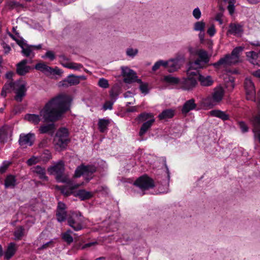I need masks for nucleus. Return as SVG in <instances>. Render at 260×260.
I'll use <instances>...</instances> for the list:
<instances>
[{"label":"nucleus","instance_id":"a211bd4d","mask_svg":"<svg viewBox=\"0 0 260 260\" xmlns=\"http://www.w3.org/2000/svg\"><path fill=\"white\" fill-rule=\"evenodd\" d=\"M197 78L187 77L182 81V88L185 90H189L194 88L197 84Z\"/></svg>","mask_w":260,"mask_h":260},{"label":"nucleus","instance_id":"c756f323","mask_svg":"<svg viewBox=\"0 0 260 260\" xmlns=\"http://www.w3.org/2000/svg\"><path fill=\"white\" fill-rule=\"evenodd\" d=\"M41 117H42L41 116L40 114L39 115L27 114L25 115V119L35 124H37L41 121Z\"/></svg>","mask_w":260,"mask_h":260},{"label":"nucleus","instance_id":"603ef678","mask_svg":"<svg viewBox=\"0 0 260 260\" xmlns=\"http://www.w3.org/2000/svg\"><path fill=\"white\" fill-rule=\"evenodd\" d=\"M139 88L142 93L147 94L149 93V89L148 88V84L144 83L140 85Z\"/></svg>","mask_w":260,"mask_h":260},{"label":"nucleus","instance_id":"cd10ccee","mask_svg":"<svg viewBox=\"0 0 260 260\" xmlns=\"http://www.w3.org/2000/svg\"><path fill=\"white\" fill-rule=\"evenodd\" d=\"M69 142V140L65 139L64 138H60L58 137H55L54 139V142L57 148H65L67 146Z\"/></svg>","mask_w":260,"mask_h":260},{"label":"nucleus","instance_id":"2f4dec72","mask_svg":"<svg viewBox=\"0 0 260 260\" xmlns=\"http://www.w3.org/2000/svg\"><path fill=\"white\" fill-rule=\"evenodd\" d=\"M174 115V111L172 109H166L164 110L158 115L160 119L171 118Z\"/></svg>","mask_w":260,"mask_h":260},{"label":"nucleus","instance_id":"72a5a7b5","mask_svg":"<svg viewBox=\"0 0 260 260\" xmlns=\"http://www.w3.org/2000/svg\"><path fill=\"white\" fill-rule=\"evenodd\" d=\"M110 121L109 119H100L98 122L99 129L102 133L105 132L107 129Z\"/></svg>","mask_w":260,"mask_h":260},{"label":"nucleus","instance_id":"052dcab7","mask_svg":"<svg viewBox=\"0 0 260 260\" xmlns=\"http://www.w3.org/2000/svg\"><path fill=\"white\" fill-rule=\"evenodd\" d=\"M8 6L11 8V9H14L17 8L18 7H21V5L19 3L15 2V1H10L8 3Z\"/></svg>","mask_w":260,"mask_h":260},{"label":"nucleus","instance_id":"4c0bfd02","mask_svg":"<svg viewBox=\"0 0 260 260\" xmlns=\"http://www.w3.org/2000/svg\"><path fill=\"white\" fill-rule=\"evenodd\" d=\"M187 75L188 77L197 78L198 80L199 75V71L198 69H194V68H191L189 64V67L187 70Z\"/></svg>","mask_w":260,"mask_h":260},{"label":"nucleus","instance_id":"412c9836","mask_svg":"<svg viewBox=\"0 0 260 260\" xmlns=\"http://www.w3.org/2000/svg\"><path fill=\"white\" fill-rule=\"evenodd\" d=\"M155 119L154 118H151L144 122L140 129L139 135L140 137H143L147 131L151 127Z\"/></svg>","mask_w":260,"mask_h":260},{"label":"nucleus","instance_id":"ddd939ff","mask_svg":"<svg viewBox=\"0 0 260 260\" xmlns=\"http://www.w3.org/2000/svg\"><path fill=\"white\" fill-rule=\"evenodd\" d=\"M244 88L246 99L248 100H255V90L254 84L251 79L246 78L244 81Z\"/></svg>","mask_w":260,"mask_h":260},{"label":"nucleus","instance_id":"79ce46f5","mask_svg":"<svg viewBox=\"0 0 260 260\" xmlns=\"http://www.w3.org/2000/svg\"><path fill=\"white\" fill-rule=\"evenodd\" d=\"M62 66L64 67L69 69H74L76 70H78L83 67V66L81 64L74 62H69L66 63H62Z\"/></svg>","mask_w":260,"mask_h":260},{"label":"nucleus","instance_id":"f3484780","mask_svg":"<svg viewBox=\"0 0 260 260\" xmlns=\"http://www.w3.org/2000/svg\"><path fill=\"white\" fill-rule=\"evenodd\" d=\"M243 31V25L237 23H231L229 25L227 34L238 36L241 35Z\"/></svg>","mask_w":260,"mask_h":260},{"label":"nucleus","instance_id":"6e6d98bb","mask_svg":"<svg viewBox=\"0 0 260 260\" xmlns=\"http://www.w3.org/2000/svg\"><path fill=\"white\" fill-rule=\"evenodd\" d=\"M114 102L111 101H107L104 105H103V109L104 110H111L113 108V105Z\"/></svg>","mask_w":260,"mask_h":260},{"label":"nucleus","instance_id":"c03bdc74","mask_svg":"<svg viewBox=\"0 0 260 260\" xmlns=\"http://www.w3.org/2000/svg\"><path fill=\"white\" fill-rule=\"evenodd\" d=\"M168 62L166 61H164L162 60H159L156 62L155 64L153 65V66L152 68V70L153 72L156 71L157 70L160 66H163L165 68H166L167 66Z\"/></svg>","mask_w":260,"mask_h":260},{"label":"nucleus","instance_id":"f8f14e48","mask_svg":"<svg viewBox=\"0 0 260 260\" xmlns=\"http://www.w3.org/2000/svg\"><path fill=\"white\" fill-rule=\"evenodd\" d=\"M81 214L73 215L67 218L68 225L74 231H78L83 229V221L80 218Z\"/></svg>","mask_w":260,"mask_h":260},{"label":"nucleus","instance_id":"9d476101","mask_svg":"<svg viewBox=\"0 0 260 260\" xmlns=\"http://www.w3.org/2000/svg\"><path fill=\"white\" fill-rule=\"evenodd\" d=\"M36 140L34 134L29 133L28 134H21L19 136L18 140L19 144L20 146L26 147L33 145Z\"/></svg>","mask_w":260,"mask_h":260},{"label":"nucleus","instance_id":"774afa93","mask_svg":"<svg viewBox=\"0 0 260 260\" xmlns=\"http://www.w3.org/2000/svg\"><path fill=\"white\" fill-rule=\"evenodd\" d=\"M60 58V61L61 64L62 65V63H66V61H68L69 59L68 57H67L64 55H60L59 56Z\"/></svg>","mask_w":260,"mask_h":260},{"label":"nucleus","instance_id":"4d7b16f0","mask_svg":"<svg viewBox=\"0 0 260 260\" xmlns=\"http://www.w3.org/2000/svg\"><path fill=\"white\" fill-rule=\"evenodd\" d=\"M235 2H229V5L227 7V9L229 12L230 15H233L235 11Z\"/></svg>","mask_w":260,"mask_h":260},{"label":"nucleus","instance_id":"4468645a","mask_svg":"<svg viewBox=\"0 0 260 260\" xmlns=\"http://www.w3.org/2000/svg\"><path fill=\"white\" fill-rule=\"evenodd\" d=\"M183 60V58L180 57H176L174 58L170 59L168 61H166L168 62L166 68H167L169 72L173 73L180 68Z\"/></svg>","mask_w":260,"mask_h":260},{"label":"nucleus","instance_id":"6e6552de","mask_svg":"<svg viewBox=\"0 0 260 260\" xmlns=\"http://www.w3.org/2000/svg\"><path fill=\"white\" fill-rule=\"evenodd\" d=\"M35 68L38 71L43 73L47 76L51 75H59L60 76L62 72L61 70L59 69L57 67L52 68L48 66L44 63H38L36 64Z\"/></svg>","mask_w":260,"mask_h":260},{"label":"nucleus","instance_id":"c9c22d12","mask_svg":"<svg viewBox=\"0 0 260 260\" xmlns=\"http://www.w3.org/2000/svg\"><path fill=\"white\" fill-rule=\"evenodd\" d=\"M119 93V87L117 86H113L110 91L111 101L115 102L118 98Z\"/></svg>","mask_w":260,"mask_h":260},{"label":"nucleus","instance_id":"a18cd8bd","mask_svg":"<svg viewBox=\"0 0 260 260\" xmlns=\"http://www.w3.org/2000/svg\"><path fill=\"white\" fill-rule=\"evenodd\" d=\"M204 64L200 59H197L190 63L191 68H194V69L203 68Z\"/></svg>","mask_w":260,"mask_h":260},{"label":"nucleus","instance_id":"a878e982","mask_svg":"<svg viewBox=\"0 0 260 260\" xmlns=\"http://www.w3.org/2000/svg\"><path fill=\"white\" fill-rule=\"evenodd\" d=\"M246 56L249 61L253 64H258V62H260V55L254 51L247 52Z\"/></svg>","mask_w":260,"mask_h":260},{"label":"nucleus","instance_id":"3c124183","mask_svg":"<svg viewBox=\"0 0 260 260\" xmlns=\"http://www.w3.org/2000/svg\"><path fill=\"white\" fill-rule=\"evenodd\" d=\"M42 58H48L50 60H53L55 58L54 53L52 51H47Z\"/></svg>","mask_w":260,"mask_h":260},{"label":"nucleus","instance_id":"58836bf2","mask_svg":"<svg viewBox=\"0 0 260 260\" xmlns=\"http://www.w3.org/2000/svg\"><path fill=\"white\" fill-rule=\"evenodd\" d=\"M164 80L167 83L174 85L178 84L180 81L178 78L173 77L171 75L165 76Z\"/></svg>","mask_w":260,"mask_h":260},{"label":"nucleus","instance_id":"39448f33","mask_svg":"<svg viewBox=\"0 0 260 260\" xmlns=\"http://www.w3.org/2000/svg\"><path fill=\"white\" fill-rule=\"evenodd\" d=\"M224 90L221 87L215 88L211 95L207 97L204 101L205 104L213 106L218 104L223 99Z\"/></svg>","mask_w":260,"mask_h":260},{"label":"nucleus","instance_id":"de8ad7c7","mask_svg":"<svg viewBox=\"0 0 260 260\" xmlns=\"http://www.w3.org/2000/svg\"><path fill=\"white\" fill-rule=\"evenodd\" d=\"M29 45L27 44L26 46V48L23 47L22 48L21 52L24 56H29L32 52L31 47H29Z\"/></svg>","mask_w":260,"mask_h":260},{"label":"nucleus","instance_id":"7ed1b4c3","mask_svg":"<svg viewBox=\"0 0 260 260\" xmlns=\"http://www.w3.org/2000/svg\"><path fill=\"white\" fill-rule=\"evenodd\" d=\"M243 50L241 47L235 48L231 54H226L218 61L212 63L210 66H213L215 69L219 70L221 67L226 68L236 64L239 61V54Z\"/></svg>","mask_w":260,"mask_h":260},{"label":"nucleus","instance_id":"e433bc0d","mask_svg":"<svg viewBox=\"0 0 260 260\" xmlns=\"http://www.w3.org/2000/svg\"><path fill=\"white\" fill-rule=\"evenodd\" d=\"M205 26L206 24L204 21H197L194 23L193 29L196 31L204 32Z\"/></svg>","mask_w":260,"mask_h":260},{"label":"nucleus","instance_id":"7c9ffc66","mask_svg":"<svg viewBox=\"0 0 260 260\" xmlns=\"http://www.w3.org/2000/svg\"><path fill=\"white\" fill-rule=\"evenodd\" d=\"M34 172L39 175V178L45 181L48 180V177L46 176L45 169L40 166H37L34 169Z\"/></svg>","mask_w":260,"mask_h":260},{"label":"nucleus","instance_id":"9b49d317","mask_svg":"<svg viewBox=\"0 0 260 260\" xmlns=\"http://www.w3.org/2000/svg\"><path fill=\"white\" fill-rule=\"evenodd\" d=\"M121 75L124 77L123 82L127 84L134 82V80L137 78L136 73L126 66L121 67Z\"/></svg>","mask_w":260,"mask_h":260},{"label":"nucleus","instance_id":"423d86ee","mask_svg":"<svg viewBox=\"0 0 260 260\" xmlns=\"http://www.w3.org/2000/svg\"><path fill=\"white\" fill-rule=\"evenodd\" d=\"M64 171V162L60 160L56 164L51 166L48 169V172L50 174L55 173L56 174V179L58 182H64L65 179L63 177V173Z\"/></svg>","mask_w":260,"mask_h":260},{"label":"nucleus","instance_id":"dca6fc26","mask_svg":"<svg viewBox=\"0 0 260 260\" xmlns=\"http://www.w3.org/2000/svg\"><path fill=\"white\" fill-rule=\"evenodd\" d=\"M28 60L26 59H23L16 64V73L20 76H24L28 73L31 69L30 67L27 66Z\"/></svg>","mask_w":260,"mask_h":260},{"label":"nucleus","instance_id":"2eb2a0df","mask_svg":"<svg viewBox=\"0 0 260 260\" xmlns=\"http://www.w3.org/2000/svg\"><path fill=\"white\" fill-rule=\"evenodd\" d=\"M257 96L258 99V115L253 116L251 119V122L254 127L253 132L255 135H257L260 143V91L257 93Z\"/></svg>","mask_w":260,"mask_h":260},{"label":"nucleus","instance_id":"4be33fe9","mask_svg":"<svg viewBox=\"0 0 260 260\" xmlns=\"http://www.w3.org/2000/svg\"><path fill=\"white\" fill-rule=\"evenodd\" d=\"M55 125L53 123L43 125L40 127V132L41 134L48 133L52 135L55 131Z\"/></svg>","mask_w":260,"mask_h":260},{"label":"nucleus","instance_id":"bf43d9fd","mask_svg":"<svg viewBox=\"0 0 260 260\" xmlns=\"http://www.w3.org/2000/svg\"><path fill=\"white\" fill-rule=\"evenodd\" d=\"M10 164V163L9 162L4 161L0 167V173L3 174L5 172Z\"/></svg>","mask_w":260,"mask_h":260},{"label":"nucleus","instance_id":"0eeeda50","mask_svg":"<svg viewBox=\"0 0 260 260\" xmlns=\"http://www.w3.org/2000/svg\"><path fill=\"white\" fill-rule=\"evenodd\" d=\"M134 184L139 187L142 190H147L154 187L153 180L146 175H143L138 178Z\"/></svg>","mask_w":260,"mask_h":260},{"label":"nucleus","instance_id":"09e8293b","mask_svg":"<svg viewBox=\"0 0 260 260\" xmlns=\"http://www.w3.org/2000/svg\"><path fill=\"white\" fill-rule=\"evenodd\" d=\"M24 229L23 227L20 226L19 229L14 232L15 238L16 240H20L23 236Z\"/></svg>","mask_w":260,"mask_h":260},{"label":"nucleus","instance_id":"393cba45","mask_svg":"<svg viewBox=\"0 0 260 260\" xmlns=\"http://www.w3.org/2000/svg\"><path fill=\"white\" fill-rule=\"evenodd\" d=\"M210 115L212 116L216 117L225 121L229 119V115L225 112L219 110H213L210 111Z\"/></svg>","mask_w":260,"mask_h":260},{"label":"nucleus","instance_id":"6ab92c4d","mask_svg":"<svg viewBox=\"0 0 260 260\" xmlns=\"http://www.w3.org/2000/svg\"><path fill=\"white\" fill-rule=\"evenodd\" d=\"M12 131L11 128L9 126H4L0 128V142L6 143L9 138L12 136Z\"/></svg>","mask_w":260,"mask_h":260},{"label":"nucleus","instance_id":"338daca9","mask_svg":"<svg viewBox=\"0 0 260 260\" xmlns=\"http://www.w3.org/2000/svg\"><path fill=\"white\" fill-rule=\"evenodd\" d=\"M72 190H73L71 189V188L69 190H67L66 188H63L61 189V191L63 194L68 196L72 193Z\"/></svg>","mask_w":260,"mask_h":260},{"label":"nucleus","instance_id":"49530a36","mask_svg":"<svg viewBox=\"0 0 260 260\" xmlns=\"http://www.w3.org/2000/svg\"><path fill=\"white\" fill-rule=\"evenodd\" d=\"M98 85L103 88H107L109 86L108 81L103 78H100L98 82Z\"/></svg>","mask_w":260,"mask_h":260},{"label":"nucleus","instance_id":"f704fd0d","mask_svg":"<svg viewBox=\"0 0 260 260\" xmlns=\"http://www.w3.org/2000/svg\"><path fill=\"white\" fill-rule=\"evenodd\" d=\"M149 118H153V115L150 113H142L138 115L137 118V120L139 122H142L147 120Z\"/></svg>","mask_w":260,"mask_h":260},{"label":"nucleus","instance_id":"69168bd1","mask_svg":"<svg viewBox=\"0 0 260 260\" xmlns=\"http://www.w3.org/2000/svg\"><path fill=\"white\" fill-rule=\"evenodd\" d=\"M17 44L21 48H23L24 47L23 46H26L27 45L26 43H25V40H23L22 38H21V39H17L16 40Z\"/></svg>","mask_w":260,"mask_h":260},{"label":"nucleus","instance_id":"c85d7f7f","mask_svg":"<svg viewBox=\"0 0 260 260\" xmlns=\"http://www.w3.org/2000/svg\"><path fill=\"white\" fill-rule=\"evenodd\" d=\"M15 244L14 243H10L5 253V259H9L11 258L15 254Z\"/></svg>","mask_w":260,"mask_h":260},{"label":"nucleus","instance_id":"13d9d810","mask_svg":"<svg viewBox=\"0 0 260 260\" xmlns=\"http://www.w3.org/2000/svg\"><path fill=\"white\" fill-rule=\"evenodd\" d=\"M239 125L242 133H246L248 132V127L244 122H239Z\"/></svg>","mask_w":260,"mask_h":260},{"label":"nucleus","instance_id":"5701e85b","mask_svg":"<svg viewBox=\"0 0 260 260\" xmlns=\"http://www.w3.org/2000/svg\"><path fill=\"white\" fill-rule=\"evenodd\" d=\"M16 181L14 176L12 175H8L5 180V187L6 188H14L17 184Z\"/></svg>","mask_w":260,"mask_h":260},{"label":"nucleus","instance_id":"aec40b11","mask_svg":"<svg viewBox=\"0 0 260 260\" xmlns=\"http://www.w3.org/2000/svg\"><path fill=\"white\" fill-rule=\"evenodd\" d=\"M197 105L195 103V100L193 99L187 101L183 105L181 111L183 114H186L190 111L196 109Z\"/></svg>","mask_w":260,"mask_h":260},{"label":"nucleus","instance_id":"1a4fd4ad","mask_svg":"<svg viewBox=\"0 0 260 260\" xmlns=\"http://www.w3.org/2000/svg\"><path fill=\"white\" fill-rule=\"evenodd\" d=\"M86 79L85 76H75L73 74H70L64 80L60 81L59 83V87H68L69 86H73L78 84L81 80Z\"/></svg>","mask_w":260,"mask_h":260},{"label":"nucleus","instance_id":"f257e3e1","mask_svg":"<svg viewBox=\"0 0 260 260\" xmlns=\"http://www.w3.org/2000/svg\"><path fill=\"white\" fill-rule=\"evenodd\" d=\"M69 96L60 94L49 100L40 110V115L44 122H53L59 120L70 109Z\"/></svg>","mask_w":260,"mask_h":260},{"label":"nucleus","instance_id":"20e7f679","mask_svg":"<svg viewBox=\"0 0 260 260\" xmlns=\"http://www.w3.org/2000/svg\"><path fill=\"white\" fill-rule=\"evenodd\" d=\"M96 171V167L93 165L85 166L81 165L78 166L75 170V176L79 177L81 175L85 176L86 180L88 181L93 178V174Z\"/></svg>","mask_w":260,"mask_h":260},{"label":"nucleus","instance_id":"5fc2aeb1","mask_svg":"<svg viewBox=\"0 0 260 260\" xmlns=\"http://www.w3.org/2000/svg\"><path fill=\"white\" fill-rule=\"evenodd\" d=\"M42 157L44 161H48L51 158V153L49 150H46L43 153Z\"/></svg>","mask_w":260,"mask_h":260},{"label":"nucleus","instance_id":"b1692460","mask_svg":"<svg viewBox=\"0 0 260 260\" xmlns=\"http://www.w3.org/2000/svg\"><path fill=\"white\" fill-rule=\"evenodd\" d=\"M75 196L78 197L81 201H84L91 198L93 193L84 189H80L75 194Z\"/></svg>","mask_w":260,"mask_h":260},{"label":"nucleus","instance_id":"e2e57ef3","mask_svg":"<svg viewBox=\"0 0 260 260\" xmlns=\"http://www.w3.org/2000/svg\"><path fill=\"white\" fill-rule=\"evenodd\" d=\"M66 205L64 203L61 202L58 203L56 211H66Z\"/></svg>","mask_w":260,"mask_h":260},{"label":"nucleus","instance_id":"8fccbe9b","mask_svg":"<svg viewBox=\"0 0 260 260\" xmlns=\"http://www.w3.org/2000/svg\"><path fill=\"white\" fill-rule=\"evenodd\" d=\"M62 239L68 244H70L73 242V238L69 234H62Z\"/></svg>","mask_w":260,"mask_h":260},{"label":"nucleus","instance_id":"0e129e2a","mask_svg":"<svg viewBox=\"0 0 260 260\" xmlns=\"http://www.w3.org/2000/svg\"><path fill=\"white\" fill-rule=\"evenodd\" d=\"M216 30L214 25H212L207 30V33L210 37L213 36Z\"/></svg>","mask_w":260,"mask_h":260},{"label":"nucleus","instance_id":"bb28decb","mask_svg":"<svg viewBox=\"0 0 260 260\" xmlns=\"http://www.w3.org/2000/svg\"><path fill=\"white\" fill-rule=\"evenodd\" d=\"M198 80L200 82L202 86H210L213 84V80L210 76H204L202 75H199Z\"/></svg>","mask_w":260,"mask_h":260},{"label":"nucleus","instance_id":"37998d69","mask_svg":"<svg viewBox=\"0 0 260 260\" xmlns=\"http://www.w3.org/2000/svg\"><path fill=\"white\" fill-rule=\"evenodd\" d=\"M56 216L57 220L58 222H63L65 221V220L67 219V212L62 211H56Z\"/></svg>","mask_w":260,"mask_h":260},{"label":"nucleus","instance_id":"473e14b6","mask_svg":"<svg viewBox=\"0 0 260 260\" xmlns=\"http://www.w3.org/2000/svg\"><path fill=\"white\" fill-rule=\"evenodd\" d=\"M198 55L199 57V59L204 63V64H207L209 62L210 58L206 51L203 49H200L198 51Z\"/></svg>","mask_w":260,"mask_h":260},{"label":"nucleus","instance_id":"a19ab883","mask_svg":"<svg viewBox=\"0 0 260 260\" xmlns=\"http://www.w3.org/2000/svg\"><path fill=\"white\" fill-rule=\"evenodd\" d=\"M138 53V49L132 47L127 48L125 50V54L127 56L134 58Z\"/></svg>","mask_w":260,"mask_h":260},{"label":"nucleus","instance_id":"f03ea898","mask_svg":"<svg viewBox=\"0 0 260 260\" xmlns=\"http://www.w3.org/2000/svg\"><path fill=\"white\" fill-rule=\"evenodd\" d=\"M13 91H14L16 94L14 100L18 102H22L23 98L26 95L27 91L25 83H22L20 80L6 83L3 87L1 95L5 98L8 93Z\"/></svg>","mask_w":260,"mask_h":260},{"label":"nucleus","instance_id":"680f3d73","mask_svg":"<svg viewBox=\"0 0 260 260\" xmlns=\"http://www.w3.org/2000/svg\"><path fill=\"white\" fill-rule=\"evenodd\" d=\"M2 46L4 49V52L5 54H8L11 50V47L9 45L5 42L2 43Z\"/></svg>","mask_w":260,"mask_h":260},{"label":"nucleus","instance_id":"ea45409f","mask_svg":"<svg viewBox=\"0 0 260 260\" xmlns=\"http://www.w3.org/2000/svg\"><path fill=\"white\" fill-rule=\"evenodd\" d=\"M55 137L69 140V132L66 128H61L56 133Z\"/></svg>","mask_w":260,"mask_h":260},{"label":"nucleus","instance_id":"864d4df0","mask_svg":"<svg viewBox=\"0 0 260 260\" xmlns=\"http://www.w3.org/2000/svg\"><path fill=\"white\" fill-rule=\"evenodd\" d=\"M193 17L196 19H199L201 16V11L199 8H195L192 12Z\"/></svg>","mask_w":260,"mask_h":260}]
</instances>
